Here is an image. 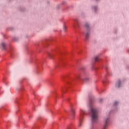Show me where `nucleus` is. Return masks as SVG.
I'll return each mask as SVG.
<instances>
[{
  "mask_svg": "<svg viewBox=\"0 0 129 129\" xmlns=\"http://www.w3.org/2000/svg\"><path fill=\"white\" fill-rule=\"evenodd\" d=\"M101 100H102V99H101Z\"/></svg>",
  "mask_w": 129,
  "mask_h": 129,
  "instance_id": "16",
  "label": "nucleus"
},
{
  "mask_svg": "<svg viewBox=\"0 0 129 129\" xmlns=\"http://www.w3.org/2000/svg\"><path fill=\"white\" fill-rule=\"evenodd\" d=\"M49 58H52V55H49Z\"/></svg>",
  "mask_w": 129,
  "mask_h": 129,
  "instance_id": "14",
  "label": "nucleus"
},
{
  "mask_svg": "<svg viewBox=\"0 0 129 129\" xmlns=\"http://www.w3.org/2000/svg\"><path fill=\"white\" fill-rule=\"evenodd\" d=\"M84 114H85V111L84 109H81V114H80V124L79 126H81L82 122V120H83V116H84Z\"/></svg>",
  "mask_w": 129,
  "mask_h": 129,
  "instance_id": "2",
  "label": "nucleus"
},
{
  "mask_svg": "<svg viewBox=\"0 0 129 129\" xmlns=\"http://www.w3.org/2000/svg\"><path fill=\"white\" fill-rule=\"evenodd\" d=\"M1 46L2 49H3V50H5L6 49V43H5L4 42H2L1 43Z\"/></svg>",
  "mask_w": 129,
  "mask_h": 129,
  "instance_id": "5",
  "label": "nucleus"
},
{
  "mask_svg": "<svg viewBox=\"0 0 129 129\" xmlns=\"http://www.w3.org/2000/svg\"><path fill=\"white\" fill-rule=\"evenodd\" d=\"M71 113L73 116H74L75 114V110L74 109H71Z\"/></svg>",
  "mask_w": 129,
  "mask_h": 129,
  "instance_id": "8",
  "label": "nucleus"
},
{
  "mask_svg": "<svg viewBox=\"0 0 129 129\" xmlns=\"http://www.w3.org/2000/svg\"><path fill=\"white\" fill-rule=\"evenodd\" d=\"M96 10V7H95V10Z\"/></svg>",
  "mask_w": 129,
  "mask_h": 129,
  "instance_id": "15",
  "label": "nucleus"
},
{
  "mask_svg": "<svg viewBox=\"0 0 129 129\" xmlns=\"http://www.w3.org/2000/svg\"><path fill=\"white\" fill-rule=\"evenodd\" d=\"M116 87H119L120 86V81H118L117 83H116L115 85Z\"/></svg>",
  "mask_w": 129,
  "mask_h": 129,
  "instance_id": "6",
  "label": "nucleus"
},
{
  "mask_svg": "<svg viewBox=\"0 0 129 129\" xmlns=\"http://www.w3.org/2000/svg\"><path fill=\"white\" fill-rule=\"evenodd\" d=\"M85 38L86 40H87L89 38V32L86 33Z\"/></svg>",
  "mask_w": 129,
  "mask_h": 129,
  "instance_id": "7",
  "label": "nucleus"
},
{
  "mask_svg": "<svg viewBox=\"0 0 129 129\" xmlns=\"http://www.w3.org/2000/svg\"><path fill=\"white\" fill-rule=\"evenodd\" d=\"M77 80H84V81H88L89 80V78L88 77H86L83 79L81 76H78L76 78Z\"/></svg>",
  "mask_w": 129,
  "mask_h": 129,
  "instance_id": "4",
  "label": "nucleus"
},
{
  "mask_svg": "<svg viewBox=\"0 0 129 129\" xmlns=\"http://www.w3.org/2000/svg\"><path fill=\"white\" fill-rule=\"evenodd\" d=\"M66 29H67L66 26H64V27H63V30H64V31H66Z\"/></svg>",
  "mask_w": 129,
  "mask_h": 129,
  "instance_id": "12",
  "label": "nucleus"
},
{
  "mask_svg": "<svg viewBox=\"0 0 129 129\" xmlns=\"http://www.w3.org/2000/svg\"><path fill=\"white\" fill-rule=\"evenodd\" d=\"M117 103H118L117 102H114V105H116V104H117Z\"/></svg>",
  "mask_w": 129,
  "mask_h": 129,
  "instance_id": "13",
  "label": "nucleus"
},
{
  "mask_svg": "<svg viewBox=\"0 0 129 129\" xmlns=\"http://www.w3.org/2000/svg\"><path fill=\"white\" fill-rule=\"evenodd\" d=\"M95 61L96 62H97V61H98V57L96 56L95 57Z\"/></svg>",
  "mask_w": 129,
  "mask_h": 129,
  "instance_id": "10",
  "label": "nucleus"
},
{
  "mask_svg": "<svg viewBox=\"0 0 129 129\" xmlns=\"http://www.w3.org/2000/svg\"><path fill=\"white\" fill-rule=\"evenodd\" d=\"M85 27L86 28V29H88L89 28V25L88 24V23H86L85 25Z\"/></svg>",
  "mask_w": 129,
  "mask_h": 129,
  "instance_id": "9",
  "label": "nucleus"
},
{
  "mask_svg": "<svg viewBox=\"0 0 129 129\" xmlns=\"http://www.w3.org/2000/svg\"><path fill=\"white\" fill-rule=\"evenodd\" d=\"M90 112L92 117V121L93 123L96 122L98 119V111L94 107L91 106Z\"/></svg>",
  "mask_w": 129,
  "mask_h": 129,
  "instance_id": "1",
  "label": "nucleus"
},
{
  "mask_svg": "<svg viewBox=\"0 0 129 129\" xmlns=\"http://www.w3.org/2000/svg\"><path fill=\"white\" fill-rule=\"evenodd\" d=\"M75 22L76 24H77V25H78V19H76L75 20Z\"/></svg>",
  "mask_w": 129,
  "mask_h": 129,
  "instance_id": "11",
  "label": "nucleus"
},
{
  "mask_svg": "<svg viewBox=\"0 0 129 129\" xmlns=\"http://www.w3.org/2000/svg\"><path fill=\"white\" fill-rule=\"evenodd\" d=\"M109 122V117H107L105 118L104 121V127L103 129H107L106 127L107 125H108V123Z\"/></svg>",
  "mask_w": 129,
  "mask_h": 129,
  "instance_id": "3",
  "label": "nucleus"
}]
</instances>
